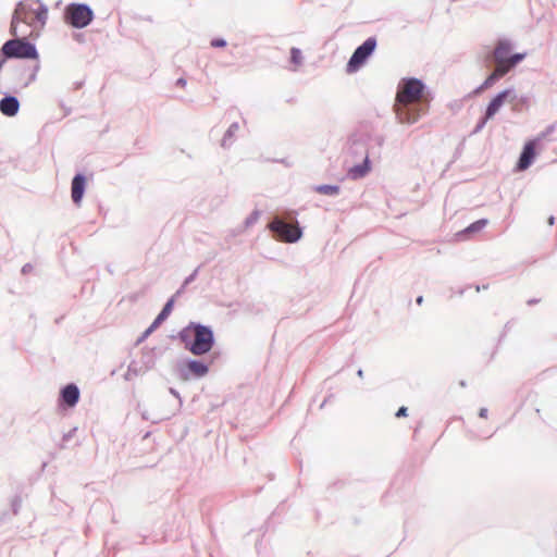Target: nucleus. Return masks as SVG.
I'll return each instance as SVG.
<instances>
[{
	"mask_svg": "<svg viewBox=\"0 0 557 557\" xmlns=\"http://www.w3.org/2000/svg\"><path fill=\"white\" fill-rule=\"evenodd\" d=\"M185 83H186V82H185L184 79H182V78L177 81V84H180V85H182V86H184V85H185Z\"/></svg>",
	"mask_w": 557,
	"mask_h": 557,
	"instance_id": "393cba45",
	"label": "nucleus"
},
{
	"mask_svg": "<svg viewBox=\"0 0 557 557\" xmlns=\"http://www.w3.org/2000/svg\"><path fill=\"white\" fill-rule=\"evenodd\" d=\"M2 52L8 58H33L35 47L20 39L9 40L2 47Z\"/></svg>",
	"mask_w": 557,
	"mask_h": 557,
	"instance_id": "0eeeda50",
	"label": "nucleus"
},
{
	"mask_svg": "<svg viewBox=\"0 0 557 557\" xmlns=\"http://www.w3.org/2000/svg\"><path fill=\"white\" fill-rule=\"evenodd\" d=\"M375 46L376 40L372 37L368 38L361 46H359L347 64V71L349 73L356 72L374 51Z\"/></svg>",
	"mask_w": 557,
	"mask_h": 557,
	"instance_id": "423d86ee",
	"label": "nucleus"
},
{
	"mask_svg": "<svg viewBox=\"0 0 557 557\" xmlns=\"http://www.w3.org/2000/svg\"><path fill=\"white\" fill-rule=\"evenodd\" d=\"M211 46L214 48H222L226 46V42L223 39L216 38L211 41Z\"/></svg>",
	"mask_w": 557,
	"mask_h": 557,
	"instance_id": "412c9836",
	"label": "nucleus"
},
{
	"mask_svg": "<svg viewBox=\"0 0 557 557\" xmlns=\"http://www.w3.org/2000/svg\"><path fill=\"white\" fill-rule=\"evenodd\" d=\"M182 338L186 344V348L197 356L207 354L213 346L212 331L200 324L188 326L184 331Z\"/></svg>",
	"mask_w": 557,
	"mask_h": 557,
	"instance_id": "f03ea898",
	"label": "nucleus"
},
{
	"mask_svg": "<svg viewBox=\"0 0 557 557\" xmlns=\"http://www.w3.org/2000/svg\"><path fill=\"white\" fill-rule=\"evenodd\" d=\"M536 157V140L525 143L517 163V171H525Z\"/></svg>",
	"mask_w": 557,
	"mask_h": 557,
	"instance_id": "1a4fd4ad",
	"label": "nucleus"
},
{
	"mask_svg": "<svg viewBox=\"0 0 557 557\" xmlns=\"http://www.w3.org/2000/svg\"><path fill=\"white\" fill-rule=\"evenodd\" d=\"M394 110L401 124H413L429 111V99L421 81L417 78L403 81L398 86Z\"/></svg>",
	"mask_w": 557,
	"mask_h": 557,
	"instance_id": "f257e3e1",
	"label": "nucleus"
},
{
	"mask_svg": "<svg viewBox=\"0 0 557 557\" xmlns=\"http://www.w3.org/2000/svg\"><path fill=\"white\" fill-rule=\"evenodd\" d=\"M417 301H418V304H421V301H422V297H419V298L417 299Z\"/></svg>",
	"mask_w": 557,
	"mask_h": 557,
	"instance_id": "a878e982",
	"label": "nucleus"
},
{
	"mask_svg": "<svg viewBox=\"0 0 557 557\" xmlns=\"http://www.w3.org/2000/svg\"><path fill=\"white\" fill-rule=\"evenodd\" d=\"M515 99L516 95L511 89H505L497 94L488 103L480 127L483 126L488 120L493 119L506 101H513Z\"/></svg>",
	"mask_w": 557,
	"mask_h": 557,
	"instance_id": "6e6552de",
	"label": "nucleus"
},
{
	"mask_svg": "<svg viewBox=\"0 0 557 557\" xmlns=\"http://www.w3.org/2000/svg\"><path fill=\"white\" fill-rule=\"evenodd\" d=\"M270 230L280 240L286 243H295L301 236V230L298 224L286 223L278 218H275L270 223Z\"/></svg>",
	"mask_w": 557,
	"mask_h": 557,
	"instance_id": "39448f33",
	"label": "nucleus"
},
{
	"mask_svg": "<svg viewBox=\"0 0 557 557\" xmlns=\"http://www.w3.org/2000/svg\"><path fill=\"white\" fill-rule=\"evenodd\" d=\"M407 411H408L407 407H404V406H403V407H400V408L398 409V411L396 412V414H395V416H396L397 418L406 417V416H407Z\"/></svg>",
	"mask_w": 557,
	"mask_h": 557,
	"instance_id": "4be33fe9",
	"label": "nucleus"
},
{
	"mask_svg": "<svg viewBox=\"0 0 557 557\" xmlns=\"http://www.w3.org/2000/svg\"><path fill=\"white\" fill-rule=\"evenodd\" d=\"M85 186H86V178L83 175L77 174L76 176H74V178L72 181L71 196H72V200L76 205H79L83 199Z\"/></svg>",
	"mask_w": 557,
	"mask_h": 557,
	"instance_id": "9b49d317",
	"label": "nucleus"
},
{
	"mask_svg": "<svg viewBox=\"0 0 557 557\" xmlns=\"http://www.w3.org/2000/svg\"><path fill=\"white\" fill-rule=\"evenodd\" d=\"M18 101L15 97H4L0 101V111L7 116H14L18 111Z\"/></svg>",
	"mask_w": 557,
	"mask_h": 557,
	"instance_id": "ddd939ff",
	"label": "nucleus"
},
{
	"mask_svg": "<svg viewBox=\"0 0 557 557\" xmlns=\"http://www.w3.org/2000/svg\"><path fill=\"white\" fill-rule=\"evenodd\" d=\"M507 69L503 66H495L494 71L486 77L483 84L479 87L478 91L491 88L499 78L507 74Z\"/></svg>",
	"mask_w": 557,
	"mask_h": 557,
	"instance_id": "4468645a",
	"label": "nucleus"
},
{
	"mask_svg": "<svg viewBox=\"0 0 557 557\" xmlns=\"http://www.w3.org/2000/svg\"><path fill=\"white\" fill-rule=\"evenodd\" d=\"M370 169L369 157L366 154L363 163L361 165L350 168L347 172V176L351 180H358L366 176L370 172Z\"/></svg>",
	"mask_w": 557,
	"mask_h": 557,
	"instance_id": "2eb2a0df",
	"label": "nucleus"
},
{
	"mask_svg": "<svg viewBox=\"0 0 557 557\" xmlns=\"http://www.w3.org/2000/svg\"><path fill=\"white\" fill-rule=\"evenodd\" d=\"M187 369L197 377H201L208 373V367L197 360H191L187 363Z\"/></svg>",
	"mask_w": 557,
	"mask_h": 557,
	"instance_id": "f3484780",
	"label": "nucleus"
},
{
	"mask_svg": "<svg viewBox=\"0 0 557 557\" xmlns=\"http://www.w3.org/2000/svg\"><path fill=\"white\" fill-rule=\"evenodd\" d=\"M479 416L481 418H486L487 417V409L486 408H482L479 412Z\"/></svg>",
	"mask_w": 557,
	"mask_h": 557,
	"instance_id": "5701e85b",
	"label": "nucleus"
},
{
	"mask_svg": "<svg viewBox=\"0 0 557 557\" xmlns=\"http://www.w3.org/2000/svg\"><path fill=\"white\" fill-rule=\"evenodd\" d=\"M554 222H555L554 216H550V218L548 219V224H549V225H553V224H554Z\"/></svg>",
	"mask_w": 557,
	"mask_h": 557,
	"instance_id": "b1692460",
	"label": "nucleus"
},
{
	"mask_svg": "<svg viewBox=\"0 0 557 557\" xmlns=\"http://www.w3.org/2000/svg\"><path fill=\"white\" fill-rule=\"evenodd\" d=\"M511 45L508 40H499L494 49L493 58L496 66H503L509 72L525 58V53L510 54Z\"/></svg>",
	"mask_w": 557,
	"mask_h": 557,
	"instance_id": "20e7f679",
	"label": "nucleus"
},
{
	"mask_svg": "<svg viewBox=\"0 0 557 557\" xmlns=\"http://www.w3.org/2000/svg\"><path fill=\"white\" fill-rule=\"evenodd\" d=\"M173 305H174V300L173 299H170L163 307V309L161 310V312L158 314V317L154 319V321L152 322V324L149 326V329L147 330V334H149L150 332H152L154 329H157L169 315L170 313L172 312V309H173Z\"/></svg>",
	"mask_w": 557,
	"mask_h": 557,
	"instance_id": "dca6fc26",
	"label": "nucleus"
},
{
	"mask_svg": "<svg viewBox=\"0 0 557 557\" xmlns=\"http://www.w3.org/2000/svg\"><path fill=\"white\" fill-rule=\"evenodd\" d=\"M314 190L321 195L334 196L339 193V187L336 185H319Z\"/></svg>",
	"mask_w": 557,
	"mask_h": 557,
	"instance_id": "a211bd4d",
	"label": "nucleus"
},
{
	"mask_svg": "<svg viewBox=\"0 0 557 557\" xmlns=\"http://www.w3.org/2000/svg\"><path fill=\"white\" fill-rule=\"evenodd\" d=\"M94 18L92 10L82 3H71L64 10V21L75 28H84Z\"/></svg>",
	"mask_w": 557,
	"mask_h": 557,
	"instance_id": "7ed1b4c3",
	"label": "nucleus"
},
{
	"mask_svg": "<svg viewBox=\"0 0 557 557\" xmlns=\"http://www.w3.org/2000/svg\"><path fill=\"white\" fill-rule=\"evenodd\" d=\"M290 60L295 65H297V66L300 65L302 57H301V52L299 49H297V48L292 49Z\"/></svg>",
	"mask_w": 557,
	"mask_h": 557,
	"instance_id": "aec40b11",
	"label": "nucleus"
},
{
	"mask_svg": "<svg viewBox=\"0 0 557 557\" xmlns=\"http://www.w3.org/2000/svg\"><path fill=\"white\" fill-rule=\"evenodd\" d=\"M61 397L65 405L73 407L78 401L79 391L76 385L69 384L62 389Z\"/></svg>",
	"mask_w": 557,
	"mask_h": 557,
	"instance_id": "f8f14e48",
	"label": "nucleus"
},
{
	"mask_svg": "<svg viewBox=\"0 0 557 557\" xmlns=\"http://www.w3.org/2000/svg\"><path fill=\"white\" fill-rule=\"evenodd\" d=\"M33 20H34V17L30 16V20L26 21L25 9L22 4H20L15 10L14 16L12 20L11 27H12L13 35L14 36L24 35L25 32L23 29H21V24L32 27Z\"/></svg>",
	"mask_w": 557,
	"mask_h": 557,
	"instance_id": "9d476101",
	"label": "nucleus"
},
{
	"mask_svg": "<svg viewBox=\"0 0 557 557\" xmlns=\"http://www.w3.org/2000/svg\"><path fill=\"white\" fill-rule=\"evenodd\" d=\"M486 225H487V220H486V219H481V220H478V221H475L474 223L470 224V225L465 230V232H466V233L480 232V231H481V230H483Z\"/></svg>",
	"mask_w": 557,
	"mask_h": 557,
	"instance_id": "6ab92c4d",
	"label": "nucleus"
}]
</instances>
